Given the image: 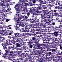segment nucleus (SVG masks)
Wrapping results in <instances>:
<instances>
[{"instance_id":"obj_35","label":"nucleus","mask_w":62,"mask_h":62,"mask_svg":"<svg viewBox=\"0 0 62 62\" xmlns=\"http://www.w3.org/2000/svg\"><path fill=\"white\" fill-rule=\"evenodd\" d=\"M21 54V57H24V56L25 55V54L24 53H22Z\"/></svg>"},{"instance_id":"obj_47","label":"nucleus","mask_w":62,"mask_h":62,"mask_svg":"<svg viewBox=\"0 0 62 62\" xmlns=\"http://www.w3.org/2000/svg\"><path fill=\"white\" fill-rule=\"evenodd\" d=\"M0 35H2V36H5V34L4 32V31H3L2 33H0Z\"/></svg>"},{"instance_id":"obj_10","label":"nucleus","mask_w":62,"mask_h":62,"mask_svg":"<svg viewBox=\"0 0 62 62\" xmlns=\"http://www.w3.org/2000/svg\"><path fill=\"white\" fill-rule=\"evenodd\" d=\"M53 32H54V36L55 37H57L58 36L59 34H58V32L55 30H53L52 31Z\"/></svg>"},{"instance_id":"obj_28","label":"nucleus","mask_w":62,"mask_h":62,"mask_svg":"<svg viewBox=\"0 0 62 62\" xmlns=\"http://www.w3.org/2000/svg\"><path fill=\"white\" fill-rule=\"evenodd\" d=\"M19 8V11H23V7H18Z\"/></svg>"},{"instance_id":"obj_31","label":"nucleus","mask_w":62,"mask_h":62,"mask_svg":"<svg viewBox=\"0 0 62 62\" xmlns=\"http://www.w3.org/2000/svg\"><path fill=\"white\" fill-rule=\"evenodd\" d=\"M35 11H36L38 13H40L42 12V11H40L38 10H34Z\"/></svg>"},{"instance_id":"obj_55","label":"nucleus","mask_w":62,"mask_h":62,"mask_svg":"<svg viewBox=\"0 0 62 62\" xmlns=\"http://www.w3.org/2000/svg\"><path fill=\"white\" fill-rule=\"evenodd\" d=\"M36 39H36V37H33L32 38V39L33 40H36Z\"/></svg>"},{"instance_id":"obj_56","label":"nucleus","mask_w":62,"mask_h":62,"mask_svg":"<svg viewBox=\"0 0 62 62\" xmlns=\"http://www.w3.org/2000/svg\"><path fill=\"white\" fill-rule=\"evenodd\" d=\"M14 41L15 42H18V40H16V37H15V38H14Z\"/></svg>"},{"instance_id":"obj_53","label":"nucleus","mask_w":62,"mask_h":62,"mask_svg":"<svg viewBox=\"0 0 62 62\" xmlns=\"http://www.w3.org/2000/svg\"><path fill=\"white\" fill-rule=\"evenodd\" d=\"M32 15L33 16H32V18H34V16H36V13L32 14Z\"/></svg>"},{"instance_id":"obj_38","label":"nucleus","mask_w":62,"mask_h":62,"mask_svg":"<svg viewBox=\"0 0 62 62\" xmlns=\"http://www.w3.org/2000/svg\"><path fill=\"white\" fill-rule=\"evenodd\" d=\"M53 58H57L58 57L57 56V55H54Z\"/></svg>"},{"instance_id":"obj_12","label":"nucleus","mask_w":62,"mask_h":62,"mask_svg":"<svg viewBox=\"0 0 62 62\" xmlns=\"http://www.w3.org/2000/svg\"><path fill=\"white\" fill-rule=\"evenodd\" d=\"M3 43V44H4V46H3V47L4 48L3 49L4 50H6L7 49H8V48H9V46L8 47H7L6 46L7 45H6V42L4 41Z\"/></svg>"},{"instance_id":"obj_37","label":"nucleus","mask_w":62,"mask_h":62,"mask_svg":"<svg viewBox=\"0 0 62 62\" xmlns=\"http://www.w3.org/2000/svg\"><path fill=\"white\" fill-rule=\"evenodd\" d=\"M35 31H40V29H39L38 28H36L35 29Z\"/></svg>"},{"instance_id":"obj_25","label":"nucleus","mask_w":62,"mask_h":62,"mask_svg":"<svg viewBox=\"0 0 62 62\" xmlns=\"http://www.w3.org/2000/svg\"><path fill=\"white\" fill-rule=\"evenodd\" d=\"M30 31V32H31L32 33H34L35 32V31H34V30L33 28H31Z\"/></svg>"},{"instance_id":"obj_6","label":"nucleus","mask_w":62,"mask_h":62,"mask_svg":"<svg viewBox=\"0 0 62 62\" xmlns=\"http://www.w3.org/2000/svg\"><path fill=\"white\" fill-rule=\"evenodd\" d=\"M41 22H44V23H47V20L45 18V17L44 16H41Z\"/></svg>"},{"instance_id":"obj_26","label":"nucleus","mask_w":62,"mask_h":62,"mask_svg":"<svg viewBox=\"0 0 62 62\" xmlns=\"http://www.w3.org/2000/svg\"><path fill=\"white\" fill-rule=\"evenodd\" d=\"M42 7L43 8V9H47V7L45 5L42 6Z\"/></svg>"},{"instance_id":"obj_30","label":"nucleus","mask_w":62,"mask_h":62,"mask_svg":"<svg viewBox=\"0 0 62 62\" xmlns=\"http://www.w3.org/2000/svg\"><path fill=\"white\" fill-rule=\"evenodd\" d=\"M44 15H46V14H48V12L46 10H45L44 11Z\"/></svg>"},{"instance_id":"obj_32","label":"nucleus","mask_w":62,"mask_h":62,"mask_svg":"<svg viewBox=\"0 0 62 62\" xmlns=\"http://www.w3.org/2000/svg\"><path fill=\"white\" fill-rule=\"evenodd\" d=\"M8 3L7 2H4V6H5V7H7V6H8Z\"/></svg>"},{"instance_id":"obj_14","label":"nucleus","mask_w":62,"mask_h":62,"mask_svg":"<svg viewBox=\"0 0 62 62\" xmlns=\"http://www.w3.org/2000/svg\"><path fill=\"white\" fill-rule=\"evenodd\" d=\"M33 9L34 10H39L40 9H41V8L40 6H39L38 7H35Z\"/></svg>"},{"instance_id":"obj_16","label":"nucleus","mask_w":62,"mask_h":62,"mask_svg":"<svg viewBox=\"0 0 62 62\" xmlns=\"http://www.w3.org/2000/svg\"><path fill=\"white\" fill-rule=\"evenodd\" d=\"M19 40H18L19 42H22V43H23V45H24V44L23 43H24V42H23V37H22V38H19Z\"/></svg>"},{"instance_id":"obj_8","label":"nucleus","mask_w":62,"mask_h":62,"mask_svg":"<svg viewBox=\"0 0 62 62\" xmlns=\"http://www.w3.org/2000/svg\"><path fill=\"white\" fill-rule=\"evenodd\" d=\"M15 54L12 55H10L8 57V60H11L12 59H13L14 58H15Z\"/></svg>"},{"instance_id":"obj_50","label":"nucleus","mask_w":62,"mask_h":62,"mask_svg":"<svg viewBox=\"0 0 62 62\" xmlns=\"http://www.w3.org/2000/svg\"><path fill=\"white\" fill-rule=\"evenodd\" d=\"M49 34H51V33H46L45 36H47V37H49Z\"/></svg>"},{"instance_id":"obj_24","label":"nucleus","mask_w":62,"mask_h":62,"mask_svg":"<svg viewBox=\"0 0 62 62\" xmlns=\"http://www.w3.org/2000/svg\"><path fill=\"white\" fill-rule=\"evenodd\" d=\"M2 10H0V13H3L4 14V13H5V12H6V11H4V10L3 9V8H2Z\"/></svg>"},{"instance_id":"obj_5","label":"nucleus","mask_w":62,"mask_h":62,"mask_svg":"<svg viewBox=\"0 0 62 62\" xmlns=\"http://www.w3.org/2000/svg\"><path fill=\"white\" fill-rule=\"evenodd\" d=\"M6 53L4 54H3L2 55V57L4 58H5V59H8V53H7L6 50V49L5 50Z\"/></svg>"},{"instance_id":"obj_15","label":"nucleus","mask_w":62,"mask_h":62,"mask_svg":"<svg viewBox=\"0 0 62 62\" xmlns=\"http://www.w3.org/2000/svg\"><path fill=\"white\" fill-rule=\"evenodd\" d=\"M22 44H23V43H22V42L20 44L18 43H16V46L18 47V48H20V47H21L22 46Z\"/></svg>"},{"instance_id":"obj_59","label":"nucleus","mask_w":62,"mask_h":62,"mask_svg":"<svg viewBox=\"0 0 62 62\" xmlns=\"http://www.w3.org/2000/svg\"><path fill=\"white\" fill-rule=\"evenodd\" d=\"M16 11H19V7H17V8H16Z\"/></svg>"},{"instance_id":"obj_64","label":"nucleus","mask_w":62,"mask_h":62,"mask_svg":"<svg viewBox=\"0 0 62 62\" xmlns=\"http://www.w3.org/2000/svg\"><path fill=\"white\" fill-rule=\"evenodd\" d=\"M46 26L47 28H50V25H47Z\"/></svg>"},{"instance_id":"obj_34","label":"nucleus","mask_w":62,"mask_h":62,"mask_svg":"<svg viewBox=\"0 0 62 62\" xmlns=\"http://www.w3.org/2000/svg\"><path fill=\"white\" fill-rule=\"evenodd\" d=\"M24 51H29V50H28V47H26L25 46Z\"/></svg>"},{"instance_id":"obj_57","label":"nucleus","mask_w":62,"mask_h":62,"mask_svg":"<svg viewBox=\"0 0 62 62\" xmlns=\"http://www.w3.org/2000/svg\"><path fill=\"white\" fill-rule=\"evenodd\" d=\"M31 58H32L33 59H35V57L34 56V55H32V56H31Z\"/></svg>"},{"instance_id":"obj_21","label":"nucleus","mask_w":62,"mask_h":62,"mask_svg":"<svg viewBox=\"0 0 62 62\" xmlns=\"http://www.w3.org/2000/svg\"><path fill=\"white\" fill-rule=\"evenodd\" d=\"M20 58L18 59V62H23V57L20 56L19 57Z\"/></svg>"},{"instance_id":"obj_41","label":"nucleus","mask_w":62,"mask_h":62,"mask_svg":"<svg viewBox=\"0 0 62 62\" xmlns=\"http://www.w3.org/2000/svg\"><path fill=\"white\" fill-rule=\"evenodd\" d=\"M19 27L17 26H16V30H19Z\"/></svg>"},{"instance_id":"obj_7","label":"nucleus","mask_w":62,"mask_h":62,"mask_svg":"<svg viewBox=\"0 0 62 62\" xmlns=\"http://www.w3.org/2000/svg\"><path fill=\"white\" fill-rule=\"evenodd\" d=\"M18 17L17 16H16L14 17V21H15L16 22V23H19V21H20V19L18 18Z\"/></svg>"},{"instance_id":"obj_19","label":"nucleus","mask_w":62,"mask_h":62,"mask_svg":"<svg viewBox=\"0 0 62 62\" xmlns=\"http://www.w3.org/2000/svg\"><path fill=\"white\" fill-rule=\"evenodd\" d=\"M14 37H15L16 38V37H20V33H16L15 34V35L14 36Z\"/></svg>"},{"instance_id":"obj_46","label":"nucleus","mask_w":62,"mask_h":62,"mask_svg":"<svg viewBox=\"0 0 62 62\" xmlns=\"http://www.w3.org/2000/svg\"><path fill=\"white\" fill-rule=\"evenodd\" d=\"M3 32H4V36H6L7 35V32L6 31H3Z\"/></svg>"},{"instance_id":"obj_1","label":"nucleus","mask_w":62,"mask_h":62,"mask_svg":"<svg viewBox=\"0 0 62 62\" xmlns=\"http://www.w3.org/2000/svg\"><path fill=\"white\" fill-rule=\"evenodd\" d=\"M10 46H9V47L6 49V51L7 53L9 55H13V54H15V51H10Z\"/></svg>"},{"instance_id":"obj_49","label":"nucleus","mask_w":62,"mask_h":62,"mask_svg":"<svg viewBox=\"0 0 62 62\" xmlns=\"http://www.w3.org/2000/svg\"><path fill=\"white\" fill-rule=\"evenodd\" d=\"M54 20L53 19L52 20V21H49V23H50V24H52L53 22H54Z\"/></svg>"},{"instance_id":"obj_27","label":"nucleus","mask_w":62,"mask_h":62,"mask_svg":"<svg viewBox=\"0 0 62 62\" xmlns=\"http://www.w3.org/2000/svg\"><path fill=\"white\" fill-rule=\"evenodd\" d=\"M53 13L52 12H48L47 13L48 15V16H51V15H53Z\"/></svg>"},{"instance_id":"obj_33","label":"nucleus","mask_w":62,"mask_h":62,"mask_svg":"<svg viewBox=\"0 0 62 62\" xmlns=\"http://www.w3.org/2000/svg\"><path fill=\"white\" fill-rule=\"evenodd\" d=\"M22 32H26V30L24 28H22Z\"/></svg>"},{"instance_id":"obj_43","label":"nucleus","mask_w":62,"mask_h":62,"mask_svg":"<svg viewBox=\"0 0 62 62\" xmlns=\"http://www.w3.org/2000/svg\"><path fill=\"white\" fill-rule=\"evenodd\" d=\"M11 60L13 61V62H15L16 61V59H12L11 60Z\"/></svg>"},{"instance_id":"obj_20","label":"nucleus","mask_w":62,"mask_h":62,"mask_svg":"<svg viewBox=\"0 0 62 62\" xmlns=\"http://www.w3.org/2000/svg\"><path fill=\"white\" fill-rule=\"evenodd\" d=\"M14 37L11 38V39H12V40H10V45H11L12 43L14 42Z\"/></svg>"},{"instance_id":"obj_44","label":"nucleus","mask_w":62,"mask_h":62,"mask_svg":"<svg viewBox=\"0 0 62 62\" xmlns=\"http://www.w3.org/2000/svg\"><path fill=\"white\" fill-rule=\"evenodd\" d=\"M38 0H32V1L34 4H35V3H36V2H37V1Z\"/></svg>"},{"instance_id":"obj_63","label":"nucleus","mask_w":62,"mask_h":62,"mask_svg":"<svg viewBox=\"0 0 62 62\" xmlns=\"http://www.w3.org/2000/svg\"><path fill=\"white\" fill-rule=\"evenodd\" d=\"M52 52H56V50L54 49H52Z\"/></svg>"},{"instance_id":"obj_13","label":"nucleus","mask_w":62,"mask_h":62,"mask_svg":"<svg viewBox=\"0 0 62 62\" xmlns=\"http://www.w3.org/2000/svg\"><path fill=\"white\" fill-rule=\"evenodd\" d=\"M54 41H55V42H57V43H60V40L59 39L56 38H54Z\"/></svg>"},{"instance_id":"obj_39","label":"nucleus","mask_w":62,"mask_h":62,"mask_svg":"<svg viewBox=\"0 0 62 62\" xmlns=\"http://www.w3.org/2000/svg\"><path fill=\"white\" fill-rule=\"evenodd\" d=\"M1 19H2L1 18V16H0V22H1V21H4L5 18H3V19L1 20Z\"/></svg>"},{"instance_id":"obj_58","label":"nucleus","mask_w":62,"mask_h":62,"mask_svg":"<svg viewBox=\"0 0 62 62\" xmlns=\"http://www.w3.org/2000/svg\"><path fill=\"white\" fill-rule=\"evenodd\" d=\"M29 47L30 48H32L33 47V45H30L29 46Z\"/></svg>"},{"instance_id":"obj_2","label":"nucleus","mask_w":62,"mask_h":62,"mask_svg":"<svg viewBox=\"0 0 62 62\" xmlns=\"http://www.w3.org/2000/svg\"><path fill=\"white\" fill-rule=\"evenodd\" d=\"M36 48L37 49H39V50L40 49V47L41 48V47H43V46H46V45L45 44H40L39 43L36 44Z\"/></svg>"},{"instance_id":"obj_52","label":"nucleus","mask_w":62,"mask_h":62,"mask_svg":"<svg viewBox=\"0 0 62 62\" xmlns=\"http://www.w3.org/2000/svg\"><path fill=\"white\" fill-rule=\"evenodd\" d=\"M34 59L33 58H31V57L29 58V61H32Z\"/></svg>"},{"instance_id":"obj_3","label":"nucleus","mask_w":62,"mask_h":62,"mask_svg":"<svg viewBox=\"0 0 62 62\" xmlns=\"http://www.w3.org/2000/svg\"><path fill=\"white\" fill-rule=\"evenodd\" d=\"M17 23V25H19L20 26H23V25H24V22H23V20H20V21H19L18 22V23L16 22Z\"/></svg>"},{"instance_id":"obj_60","label":"nucleus","mask_w":62,"mask_h":62,"mask_svg":"<svg viewBox=\"0 0 62 62\" xmlns=\"http://www.w3.org/2000/svg\"><path fill=\"white\" fill-rule=\"evenodd\" d=\"M51 47L52 48H55V47H54V45H52L51 46Z\"/></svg>"},{"instance_id":"obj_18","label":"nucleus","mask_w":62,"mask_h":62,"mask_svg":"<svg viewBox=\"0 0 62 62\" xmlns=\"http://www.w3.org/2000/svg\"><path fill=\"white\" fill-rule=\"evenodd\" d=\"M43 59H44V58H42L41 57L40 58H38V59L37 60V61L38 62H42L43 60Z\"/></svg>"},{"instance_id":"obj_61","label":"nucleus","mask_w":62,"mask_h":62,"mask_svg":"<svg viewBox=\"0 0 62 62\" xmlns=\"http://www.w3.org/2000/svg\"><path fill=\"white\" fill-rule=\"evenodd\" d=\"M6 43V46H8V43L7 42V40L6 41V42H5Z\"/></svg>"},{"instance_id":"obj_40","label":"nucleus","mask_w":62,"mask_h":62,"mask_svg":"<svg viewBox=\"0 0 62 62\" xmlns=\"http://www.w3.org/2000/svg\"><path fill=\"white\" fill-rule=\"evenodd\" d=\"M23 60H24V61H26V57H23Z\"/></svg>"},{"instance_id":"obj_54","label":"nucleus","mask_w":62,"mask_h":62,"mask_svg":"<svg viewBox=\"0 0 62 62\" xmlns=\"http://www.w3.org/2000/svg\"><path fill=\"white\" fill-rule=\"evenodd\" d=\"M52 54H52L51 52H49L48 53V55L51 56V55Z\"/></svg>"},{"instance_id":"obj_42","label":"nucleus","mask_w":62,"mask_h":62,"mask_svg":"<svg viewBox=\"0 0 62 62\" xmlns=\"http://www.w3.org/2000/svg\"><path fill=\"white\" fill-rule=\"evenodd\" d=\"M40 26H41V27H43V28H45V26H46L44 24H43L42 25H40Z\"/></svg>"},{"instance_id":"obj_29","label":"nucleus","mask_w":62,"mask_h":62,"mask_svg":"<svg viewBox=\"0 0 62 62\" xmlns=\"http://www.w3.org/2000/svg\"><path fill=\"white\" fill-rule=\"evenodd\" d=\"M33 43H35V44H38V42H37V41L36 40H32Z\"/></svg>"},{"instance_id":"obj_17","label":"nucleus","mask_w":62,"mask_h":62,"mask_svg":"<svg viewBox=\"0 0 62 62\" xmlns=\"http://www.w3.org/2000/svg\"><path fill=\"white\" fill-rule=\"evenodd\" d=\"M54 38H50V39L49 40V39H48V38H47L46 39V40H44L45 41H50V40H52V41H53V40L54 41Z\"/></svg>"},{"instance_id":"obj_62","label":"nucleus","mask_w":62,"mask_h":62,"mask_svg":"<svg viewBox=\"0 0 62 62\" xmlns=\"http://www.w3.org/2000/svg\"><path fill=\"white\" fill-rule=\"evenodd\" d=\"M35 11H31V14H35Z\"/></svg>"},{"instance_id":"obj_22","label":"nucleus","mask_w":62,"mask_h":62,"mask_svg":"<svg viewBox=\"0 0 62 62\" xmlns=\"http://www.w3.org/2000/svg\"><path fill=\"white\" fill-rule=\"evenodd\" d=\"M27 43L28 44V45H31L32 43H33V40H32V39L30 40L29 42H27Z\"/></svg>"},{"instance_id":"obj_36","label":"nucleus","mask_w":62,"mask_h":62,"mask_svg":"<svg viewBox=\"0 0 62 62\" xmlns=\"http://www.w3.org/2000/svg\"><path fill=\"white\" fill-rule=\"evenodd\" d=\"M33 20V21L34 22H37V19L36 18H33L32 19Z\"/></svg>"},{"instance_id":"obj_45","label":"nucleus","mask_w":62,"mask_h":62,"mask_svg":"<svg viewBox=\"0 0 62 62\" xmlns=\"http://www.w3.org/2000/svg\"><path fill=\"white\" fill-rule=\"evenodd\" d=\"M20 48L21 50H22V51H24V49H25V46H24L23 47H21Z\"/></svg>"},{"instance_id":"obj_51","label":"nucleus","mask_w":62,"mask_h":62,"mask_svg":"<svg viewBox=\"0 0 62 62\" xmlns=\"http://www.w3.org/2000/svg\"><path fill=\"white\" fill-rule=\"evenodd\" d=\"M42 2H43V4H46V2L45 0L42 1Z\"/></svg>"},{"instance_id":"obj_4","label":"nucleus","mask_w":62,"mask_h":62,"mask_svg":"<svg viewBox=\"0 0 62 62\" xmlns=\"http://www.w3.org/2000/svg\"><path fill=\"white\" fill-rule=\"evenodd\" d=\"M60 14V11H57V10H54L53 13L52 14V16H55V15H59Z\"/></svg>"},{"instance_id":"obj_11","label":"nucleus","mask_w":62,"mask_h":62,"mask_svg":"<svg viewBox=\"0 0 62 62\" xmlns=\"http://www.w3.org/2000/svg\"><path fill=\"white\" fill-rule=\"evenodd\" d=\"M7 35H11L13 33V32L12 31H9V30H8L6 32Z\"/></svg>"},{"instance_id":"obj_48","label":"nucleus","mask_w":62,"mask_h":62,"mask_svg":"<svg viewBox=\"0 0 62 62\" xmlns=\"http://www.w3.org/2000/svg\"><path fill=\"white\" fill-rule=\"evenodd\" d=\"M42 31H40V33L41 34H42V35H43V33H44V32H43L42 31H43L44 30V29H42Z\"/></svg>"},{"instance_id":"obj_9","label":"nucleus","mask_w":62,"mask_h":62,"mask_svg":"<svg viewBox=\"0 0 62 62\" xmlns=\"http://www.w3.org/2000/svg\"><path fill=\"white\" fill-rule=\"evenodd\" d=\"M18 4H16V5L15 6L14 8H16V7H22L23 6V4H22V3H18Z\"/></svg>"},{"instance_id":"obj_23","label":"nucleus","mask_w":62,"mask_h":62,"mask_svg":"<svg viewBox=\"0 0 62 62\" xmlns=\"http://www.w3.org/2000/svg\"><path fill=\"white\" fill-rule=\"evenodd\" d=\"M45 50H41L40 52V54H41V55H43L42 56H44V54H42L45 53Z\"/></svg>"}]
</instances>
